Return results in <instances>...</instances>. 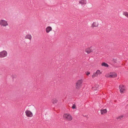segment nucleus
<instances>
[{"label": "nucleus", "instance_id": "2", "mask_svg": "<svg viewBox=\"0 0 128 128\" xmlns=\"http://www.w3.org/2000/svg\"><path fill=\"white\" fill-rule=\"evenodd\" d=\"M7 52L5 50H4L0 52V57L3 58L7 56Z\"/></svg>", "mask_w": 128, "mask_h": 128}, {"label": "nucleus", "instance_id": "18", "mask_svg": "<svg viewBox=\"0 0 128 128\" xmlns=\"http://www.w3.org/2000/svg\"><path fill=\"white\" fill-rule=\"evenodd\" d=\"M112 61L114 63H117L118 62H119V61H117V60H116V59H115L113 58L112 60Z\"/></svg>", "mask_w": 128, "mask_h": 128}, {"label": "nucleus", "instance_id": "16", "mask_svg": "<svg viewBox=\"0 0 128 128\" xmlns=\"http://www.w3.org/2000/svg\"><path fill=\"white\" fill-rule=\"evenodd\" d=\"M58 100L56 98H54L52 99V102L53 104H55L57 102Z\"/></svg>", "mask_w": 128, "mask_h": 128}, {"label": "nucleus", "instance_id": "11", "mask_svg": "<svg viewBox=\"0 0 128 128\" xmlns=\"http://www.w3.org/2000/svg\"><path fill=\"white\" fill-rule=\"evenodd\" d=\"M52 28L50 26H48L46 29V31L47 33H48L50 31L52 30Z\"/></svg>", "mask_w": 128, "mask_h": 128}, {"label": "nucleus", "instance_id": "14", "mask_svg": "<svg viewBox=\"0 0 128 128\" xmlns=\"http://www.w3.org/2000/svg\"><path fill=\"white\" fill-rule=\"evenodd\" d=\"M98 25V23H96V22H94L92 24V26L93 27H97Z\"/></svg>", "mask_w": 128, "mask_h": 128}, {"label": "nucleus", "instance_id": "15", "mask_svg": "<svg viewBox=\"0 0 128 128\" xmlns=\"http://www.w3.org/2000/svg\"><path fill=\"white\" fill-rule=\"evenodd\" d=\"M101 64L102 66L105 67H108L109 66V65L107 64L104 62L102 63Z\"/></svg>", "mask_w": 128, "mask_h": 128}, {"label": "nucleus", "instance_id": "9", "mask_svg": "<svg viewBox=\"0 0 128 128\" xmlns=\"http://www.w3.org/2000/svg\"><path fill=\"white\" fill-rule=\"evenodd\" d=\"M93 49H92L91 47L88 48L86 49L85 50V51L87 52L88 54L90 53V52H93Z\"/></svg>", "mask_w": 128, "mask_h": 128}, {"label": "nucleus", "instance_id": "19", "mask_svg": "<svg viewBox=\"0 0 128 128\" xmlns=\"http://www.w3.org/2000/svg\"><path fill=\"white\" fill-rule=\"evenodd\" d=\"M123 117V116L122 115L120 116H118V117H117L116 118V119H120V120L123 119L122 118Z\"/></svg>", "mask_w": 128, "mask_h": 128}, {"label": "nucleus", "instance_id": "13", "mask_svg": "<svg viewBox=\"0 0 128 128\" xmlns=\"http://www.w3.org/2000/svg\"><path fill=\"white\" fill-rule=\"evenodd\" d=\"M101 114H103L105 113H106L107 110L106 109L101 110H100Z\"/></svg>", "mask_w": 128, "mask_h": 128}, {"label": "nucleus", "instance_id": "7", "mask_svg": "<svg viewBox=\"0 0 128 128\" xmlns=\"http://www.w3.org/2000/svg\"><path fill=\"white\" fill-rule=\"evenodd\" d=\"M117 76V74L115 72H111L108 76H107L108 77L113 78L116 77Z\"/></svg>", "mask_w": 128, "mask_h": 128}, {"label": "nucleus", "instance_id": "23", "mask_svg": "<svg viewBox=\"0 0 128 128\" xmlns=\"http://www.w3.org/2000/svg\"><path fill=\"white\" fill-rule=\"evenodd\" d=\"M87 73L86 74L88 76L89 74H90V73L89 72H87Z\"/></svg>", "mask_w": 128, "mask_h": 128}, {"label": "nucleus", "instance_id": "10", "mask_svg": "<svg viewBox=\"0 0 128 128\" xmlns=\"http://www.w3.org/2000/svg\"><path fill=\"white\" fill-rule=\"evenodd\" d=\"M79 3L82 5L85 4H86V1L85 0H81L79 1Z\"/></svg>", "mask_w": 128, "mask_h": 128}, {"label": "nucleus", "instance_id": "20", "mask_svg": "<svg viewBox=\"0 0 128 128\" xmlns=\"http://www.w3.org/2000/svg\"><path fill=\"white\" fill-rule=\"evenodd\" d=\"M124 15L126 16L128 18V12H124L123 14Z\"/></svg>", "mask_w": 128, "mask_h": 128}, {"label": "nucleus", "instance_id": "24", "mask_svg": "<svg viewBox=\"0 0 128 128\" xmlns=\"http://www.w3.org/2000/svg\"><path fill=\"white\" fill-rule=\"evenodd\" d=\"M91 7H92V4H91Z\"/></svg>", "mask_w": 128, "mask_h": 128}, {"label": "nucleus", "instance_id": "25", "mask_svg": "<svg viewBox=\"0 0 128 128\" xmlns=\"http://www.w3.org/2000/svg\"><path fill=\"white\" fill-rule=\"evenodd\" d=\"M94 88V87H92V88Z\"/></svg>", "mask_w": 128, "mask_h": 128}, {"label": "nucleus", "instance_id": "8", "mask_svg": "<svg viewBox=\"0 0 128 128\" xmlns=\"http://www.w3.org/2000/svg\"><path fill=\"white\" fill-rule=\"evenodd\" d=\"M100 72L98 70H97L95 73H94L93 74L92 76V77L94 78L95 77L97 76L98 75H100Z\"/></svg>", "mask_w": 128, "mask_h": 128}, {"label": "nucleus", "instance_id": "22", "mask_svg": "<svg viewBox=\"0 0 128 128\" xmlns=\"http://www.w3.org/2000/svg\"><path fill=\"white\" fill-rule=\"evenodd\" d=\"M72 107L73 109H76V107L75 105V104H73Z\"/></svg>", "mask_w": 128, "mask_h": 128}, {"label": "nucleus", "instance_id": "17", "mask_svg": "<svg viewBox=\"0 0 128 128\" xmlns=\"http://www.w3.org/2000/svg\"><path fill=\"white\" fill-rule=\"evenodd\" d=\"M99 86L98 85H96L95 86V87L94 88V90H98V89H99Z\"/></svg>", "mask_w": 128, "mask_h": 128}, {"label": "nucleus", "instance_id": "6", "mask_svg": "<svg viewBox=\"0 0 128 128\" xmlns=\"http://www.w3.org/2000/svg\"><path fill=\"white\" fill-rule=\"evenodd\" d=\"M119 89L121 93H123L125 90V88L124 85H120L119 86Z\"/></svg>", "mask_w": 128, "mask_h": 128}, {"label": "nucleus", "instance_id": "12", "mask_svg": "<svg viewBox=\"0 0 128 128\" xmlns=\"http://www.w3.org/2000/svg\"><path fill=\"white\" fill-rule=\"evenodd\" d=\"M32 38V36L30 34H28L26 35L25 36V38L26 39H28L30 40H31Z\"/></svg>", "mask_w": 128, "mask_h": 128}, {"label": "nucleus", "instance_id": "3", "mask_svg": "<svg viewBox=\"0 0 128 128\" xmlns=\"http://www.w3.org/2000/svg\"><path fill=\"white\" fill-rule=\"evenodd\" d=\"M64 117L65 119H68V120H72V117L70 114H65L63 116Z\"/></svg>", "mask_w": 128, "mask_h": 128}, {"label": "nucleus", "instance_id": "5", "mask_svg": "<svg viewBox=\"0 0 128 128\" xmlns=\"http://www.w3.org/2000/svg\"><path fill=\"white\" fill-rule=\"evenodd\" d=\"M26 115L28 117H31L32 116V113L29 110H26L25 111Z\"/></svg>", "mask_w": 128, "mask_h": 128}, {"label": "nucleus", "instance_id": "1", "mask_svg": "<svg viewBox=\"0 0 128 128\" xmlns=\"http://www.w3.org/2000/svg\"><path fill=\"white\" fill-rule=\"evenodd\" d=\"M8 25L7 21L4 20H0V26L1 27H6Z\"/></svg>", "mask_w": 128, "mask_h": 128}, {"label": "nucleus", "instance_id": "21", "mask_svg": "<svg viewBox=\"0 0 128 128\" xmlns=\"http://www.w3.org/2000/svg\"><path fill=\"white\" fill-rule=\"evenodd\" d=\"M16 75L15 74H13L12 76V77L13 80H14V78H16Z\"/></svg>", "mask_w": 128, "mask_h": 128}, {"label": "nucleus", "instance_id": "4", "mask_svg": "<svg viewBox=\"0 0 128 128\" xmlns=\"http://www.w3.org/2000/svg\"><path fill=\"white\" fill-rule=\"evenodd\" d=\"M82 82V80H78L76 83V88L77 89L78 88L81 86V84Z\"/></svg>", "mask_w": 128, "mask_h": 128}]
</instances>
